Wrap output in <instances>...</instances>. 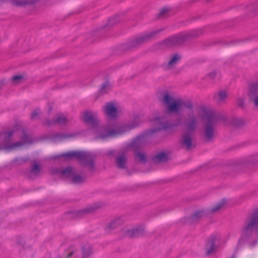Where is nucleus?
<instances>
[{"label": "nucleus", "instance_id": "25", "mask_svg": "<svg viewBox=\"0 0 258 258\" xmlns=\"http://www.w3.org/2000/svg\"><path fill=\"white\" fill-rule=\"evenodd\" d=\"M216 237L211 236L206 242L205 245L206 253L207 255L211 254L216 250L215 246Z\"/></svg>", "mask_w": 258, "mask_h": 258}, {"label": "nucleus", "instance_id": "51", "mask_svg": "<svg viewBox=\"0 0 258 258\" xmlns=\"http://www.w3.org/2000/svg\"><path fill=\"white\" fill-rule=\"evenodd\" d=\"M231 258H235L234 255H232L231 256Z\"/></svg>", "mask_w": 258, "mask_h": 258}, {"label": "nucleus", "instance_id": "11", "mask_svg": "<svg viewBox=\"0 0 258 258\" xmlns=\"http://www.w3.org/2000/svg\"><path fill=\"white\" fill-rule=\"evenodd\" d=\"M103 206L102 203H94L92 205L77 211H70L66 214L70 219H80L88 214L94 213L98 209H100Z\"/></svg>", "mask_w": 258, "mask_h": 258}, {"label": "nucleus", "instance_id": "18", "mask_svg": "<svg viewBox=\"0 0 258 258\" xmlns=\"http://www.w3.org/2000/svg\"><path fill=\"white\" fill-rule=\"evenodd\" d=\"M116 166L121 169H126L127 168V156L124 152L120 153L118 155L115 157Z\"/></svg>", "mask_w": 258, "mask_h": 258}, {"label": "nucleus", "instance_id": "3", "mask_svg": "<svg viewBox=\"0 0 258 258\" xmlns=\"http://www.w3.org/2000/svg\"><path fill=\"white\" fill-rule=\"evenodd\" d=\"M198 125L197 117L193 114H188V117L184 119V125L186 131L181 136L179 144L181 147L186 151H190L196 147L193 142L194 133Z\"/></svg>", "mask_w": 258, "mask_h": 258}, {"label": "nucleus", "instance_id": "42", "mask_svg": "<svg viewBox=\"0 0 258 258\" xmlns=\"http://www.w3.org/2000/svg\"><path fill=\"white\" fill-rule=\"evenodd\" d=\"M16 244L19 246H23L24 241L21 237H17L16 239Z\"/></svg>", "mask_w": 258, "mask_h": 258}, {"label": "nucleus", "instance_id": "22", "mask_svg": "<svg viewBox=\"0 0 258 258\" xmlns=\"http://www.w3.org/2000/svg\"><path fill=\"white\" fill-rule=\"evenodd\" d=\"M240 164L246 166H252L258 170V157L254 155L249 156L242 159Z\"/></svg>", "mask_w": 258, "mask_h": 258}, {"label": "nucleus", "instance_id": "12", "mask_svg": "<svg viewBox=\"0 0 258 258\" xmlns=\"http://www.w3.org/2000/svg\"><path fill=\"white\" fill-rule=\"evenodd\" d=\"M81 119L93 129H96L99 126V120L95 113L91 111L85 110L81 117Z\"/></svg>", "mask_w": 258, "mask_h": 258}, {"label": "nucleus", "instance_id": "28", "mask_svg": "<svg viewBox=\"0 0 258 258\" xmlns=\"http://www.w3.org/2000/svg\"><path fill=\"white\" fill-rule=\"evenodd\" d=\"M55 172L59 174L62 175L67 178L72 177L74 173V171H73V167L72 166H68L62 169L57 168L55 169Z\"/></svg>", "mask_w": 258, "mask_h": 258}, {"label": "nucleus", "instance_id": "30", "mask_svg": "<svg viewBox=\"0 0 258 258\" xmlns=\"http://www.w3.org/2000/svg\"><path fill=\"white\" fill-rule=\"evenodd\" d=\"M39 0H10L11 3L18 7H26L28 5L35 4Z\"/></svg>", "mask_w": 258, "mask_h": 258}, {"label": "nucleus", "instance_id": "21", "mask_svg": "<svg viewBox=\"0 0 258 258\" xmlns=\"http://www.w3.org/2000/svg\"><path fill=\"white\" fill-rule=\"evenodd\" d=\"M151 160L155 164L166 163L169 160L168 154L165 152H161L152 157Z\"/></svg>", "mask_w": 258, "mask_h": 258}, {"label": "nucleus", "instance_id": "46", "mask_svg": "<svg viewBox=\"0 0 258 258\" xmlns=\"http://www.w3.org/2000/svg\"><path fill=\"white\" fill-rule=\"evenodd\" d=\"M75 252V250H72L68 253L66 255V258L71 257Z\"/></svg>", "mask_w": 258, "mask_h": 258}, {"label": "nucleus", "instance_id": "4", "mask_svg": "<svg viewBox=\"0 0 258 258\" xmlns=\"http://www.w3.org/2000/svg\"><path fill=\"white\" fill-rule=\"evenodd\" d=\"M64 157L66 160L76 159L82 167L88 168L90 172L95 171L96 156L91 153L82 151H72L53 157L55 159Z\"/></svg>", "mask_w": 258, "mask_h": 258}, {"label": "nucleus", "instance_id": "37", "mask_svg": "<svg viewBox=\"0 0 258 258\" xmlns=\"http://www.w3.org/2000/svg\"><path fill=\"white\" fill-rule=\"evenodd\" d=\"M227 91L225 90H222L219 92V93L217 94V96L218 98V101L219 102H222L227 97ZM217 94H215L214 95V97H216Z\"/></svg>", "mask_w": 258, "mask_h": 258}, {"label": "nucleus", "instance_id": "9", "mask_svg": "<svg viewBox=\"0 0 258 258\" xmlns=\"http://www.w3.org/2000/svg\"><path fill=\"white\" fill-rule=\"evenodd\" d=\"M141 120L138 116H135L134 120L131 122L125 124L120 127L117 130H108L107 128H105V133H100L96 136V139H100L101 140H104L106 138L116 135L122 134L128 131L135 128L138 127L141 123Z\"/></svg>", "mask_w": 258, "mask_h": 258}, {"label": "nucleus", "instance_id": "48", "mask_svg": "<svg viewBox=\"0 0 258 258\" xmlns=\"http://www.w3.org/2000/svg\"><path fill=\"white\" fill-rule=\"evenodd\" d=\"M114 151L112 150H110L108 152L107 155L109 156H112L113 155Z\"/></svg>", "mask_w": 258, "mask_h": 258}, {"label": "nucleus", "instance_id": "32", "mask_svg": "<svg viewBox=\"0 0 258 258\" xmlns=\"http://www.w3.org/2000/svg\"><path fill=\"white\" fill-rule=\"evenodd\" d=\"M246 9L247 13L250 16L258 15V1L249 4Z\"/></svg>", "mask_w": 258, "mask_h": 258}, {"label": "nucleus", "instance_id": "7", "mask_svg": "<svg viewBox=\"0 0 258 258\" xmlns=\"http://www.w3.org/2000/svg\"><path fill=\"white\" fill-rule=\"evenodd\" d=\"M205 117L202 137L206 143H209L212 142L215 139L216 124L221 116L212 112H206Z\"/></svg>", "mask_w": 258, "mask_h": 258}, {"label": "nucleus", "instance_id": "45", "mask_svg": "<svg viewBox=\"0 0 258 258\" xmlns=\"http://www.w3.org/2000/svg\"><path fill=\"white\" fill-rule=\"evenodd\" d=\"M216 74L217 73L215 71H213L209 73L208 75L211 79H214L216 76Z\"/></svg>", "mask_w": 258, "mask_h": 258}, {"label": "nucleus", "instance_id": "6", "mask_svg": "<svg viewBox=\"0 0 258 258\" xmlns=\"http://www.w3.org/2000/svg\"><path fill=\"white\" fill-rule=\"evenodd\" d=\"M163 102L167 105V110L170 113H178L182 108L190 111L194 110V105L190 100L175 99L168 92L163 94Z\"/></svg>", "mask_w": 258, "mask_h": 258}, {"label": "nucleus", "instance_id": "15", "mask_svg": "<svg viewBox=\"0 0 258 258\" xmlns=\"http://www.w3.org/2000/svg\"><path fill=\"white\" fill-rule=\"evenodd\" d=\"M123 223L124 220L122 217H116L107 223L104 229L107 233H109L121 226Z\"/></svg>", "mask_w": 258, "mask_h": 258}, {"label": "nucleus", "instance_id": "33", "mask_svg": "<svg viewBox=\"0 0 258 258\" xmlns=\"http://www.w3.org/2000/svg\"><path fill=\"white\" fill-rule=\"evenodd\" d=\"M181 58V57L179 54L176 53H174V54H173L172 55V56L171 57L170 59L169 60V61H168V62L167 63L168 68H172L174 66H175V64L178 61H180Z\"/></svg>", "mask_w": 258, "mask_h": 258}, {"label": "nucleus", "instance_id": "49", "mask_svg": "<svg viewBox=\"0 0 258 258\" xmlns=\"http://www.w3.org/2000/svg\"><path fill=\"white\" fill-rule=\"evenodd\" d=\"M52 110V107H50L49 108V112H50Z\"/></svg>", "mask_w": 258, "mask_h": 258}, {"label": "nucleus", "instance_id": "35", "mask_svg": "<svg viewBox=\"0 0 258 258\" xmlns=\"http://www.w3.org/2000/svg\"><path fill=\"white\" fill-rule=\"evenodd\" d=\"M171 11V9L166 7L162 8L157 15V19H165L169 17V13Z\"/></svg>", "mask_w": 258, "mask_h": 258}, {"label": "nucleus", "instance_id": "36", "mask_svg": "<svg viewBox=\"0 0 258 258\" xmlns=\"http://www.w3.org/2000/svg\"><path fill=\"white\" fill-rule=\"evenodd\" d=\"M82 258H88L92 253V248L90 246L87 247L82 246Z\"/></svg>", "mask_w": 258, "mask_h": 258}, {"label": "nucleus", "instance_id": "47", "mask_svg": "<svg viewBox=\"0 0 258 258\" xmlns=\"http://www.w3.org/2000/svg\"><path fill=\"white\" fill-rule=\"evenodd\" d=\"M6 84V81L5 79H2L0 80V87H2Z\"/></svg>", "mask_w": 258, "mask_h": 258}, {"label": "nucleus", "instance_id": "38", "mask_svg": "<svg viewBox=\"0 0 258 258\" xmlns=\"http://www.w3.org/2000/svg\"><path fill=\"white\" fill-rule=\"evenodd\" d=\"M236 105L242 109H244L245 108V99L244 98L242 97H238L236 100Z\"/></svg>", "mask_w": 258, "mask_h": 258}, {"label": "nucleus", "instance_id": "29", "mask_svg": "<svg viewBox=\"0 0 258 258\" xmlns=\"http://www.w3.org/2000/svg\"><path fill=\"white\" fill-rule=\"evenodd\" d=\"M230 124L236 128H241L246 124V121L242 118L238 117H233L230 120Z\"/></svg>", "mask_w": 258, "mask_h": 258}, {"label": "nucleus", "instance_id": "20", "mask_svg": "<svg viewBox=\"0 0 258 258\" xmlns=\"http://www.w3.org/2000/svg\"><path fill=\"white\" fill-rule=\"evenodd\" d=\"M21 141L11 144L7 148H15L23 146L25 144L31 143V138L25 130L22 131V135L20 137Z\"/></svg>", "mask_w": 258, "mask_h": 258}, {"label": "nucleus", "instance_id": "19", "mask_svg": "<svg viewBox=\"0 0 258 258\" xmlns=\"http://www.w3.org/2000/svg\"><path fill=\"white\" fill-rule=\"evenodd\" d=\"M144 228L142 226H139L135 228L127 229L126 234L130 238H135L142 236L144 234Z\"/></svg>", "mask_w": 258, "mask_h": 258}, {"label": "nucleus", "instance_id": "44", "mask_svg": "<svg viewBox=\"0 0 258 258\" xmlns=\"http://www.w3.org/2000/svg\"><path fill=\"white\" fill-rule=\"evenodd\" d=\"M55 124V122L54 121V119L52 120H50L49 119H47L46 120V124L49 126H51Z\"/></svg>", "mask_w": 258, "mask_h": 258}, {"label": "nucleus", "instance_id": "50", "mask_svg": "<svg viewBox=\"0 0 258 258\" xmlns=\"http://www.w3.org/2000/svg\"><path fill=\"white\" fill-rule=\"evenodd\" d=\"M238 41H232V42H230V43H235V42H238Z\"/></svg>", "mask_w": 258, "mask_h": 258}, {"label": "nucleus", "instance_id": "2", "mask_svg": "<svg viewBox=\"0 0 258 258\" xmlns=\"http://www.w3.org/2000/svg\"><path fill=\"white\" fill-rule=\"evenodd\" d=\"M202 33V30L199 29L187 33L182 32L173 35L155 43L153 45V49L154 50H159L179 46L190 40L198 37Z\"/></svg>", "mask_w": 258, "mask_h": 258}, {"label": "nucleus", "instance_id": "39", "mask_svg": "<svg viewBox=\"0 0 258 258\" xmlns=\"http://www.w3.org/2000/svg\"><path fill=\"white\" fill-rule=\"evenodd\" d=\"M67 119L63 116H58L56 118L54 119L55 124H64L67 122Z\"/></svg>", "mask_w": 258, "mask_h": 258}, {"label": "nucleus", "instance_id": "8", "mask_svg": "<svg viewBox=\"0 0 258 258\" xmlns=\"http://www.w3.org/2000/svg\"><path fill=\"white\" fill-rule=\"evenodd\" d=\"M160 31H154L143 35L133 38L125 43L120 44L118 46V49L123 52L134 50L142 44L152 39Z\"/></svg>", "mask_w": 258, "mask_h": 258}, {"label": "nucleus", "instance_id": "43", "mask_svg": "<svg viewBox=\"0 0 258 258\" xmlns=\"http://www.w3.org/2000/svg\"><path fill=\"white\" fill-rule=\"evenodd\" d=\"M18 162H19V164H22L27 162L29 160V158H22L20 159H17L16 160Z\"/></svg>", "mask_w": 258, "mask_h": 258}, {"label": "nucleus", "instance_id": "17", "mask_svg": "<svg viewBox=\"0 0 258 258\" xmlns=\"http://www.w3.org/2000/svg\"><path fill=\"white\" fill-rule=\"evenodd\" d=\"M104 113L110 118L115 119L118 116V111L116 106L111 102H107L103 106Z\"/></svg>", "mask_w": 258, "mask_h": 258}, {"label": "nucleus", "instance_id": "10", "mask_svg": "<svg viewBox=\"0 0 258 258\" xmlns=\"http://www.w3.org/2000/svg\"><path fill=\"white\" fill-rule=\"evenodd\" d=\"M159 131L160 129H156L155 128L146 130L136 137L128 144V147L133 151L140 150L151 135Z\"/></svg>", "mask_w": 258, "mask_h": 258}, {"label": "nucleus", "instance_id": "41", "mask_svg": "<svg viewBox=\"0 0 258 258\" xmlns=\"http://www.w3.org/2000/svg\"><path fill=\"white\" fill-rule=\"evenodd\" d=\"M40 113V110L39 108L35 109L31 114V119H34L36 116H37Z\"/></svg>", "mask_w": 258, "mask_h": 258}, {"label": "nucleus", "instance_id": "34", "mask_svg": "<svg viewBox=\"0 0 258 258\" xmlns=\"http://www.w3.org/2000/svg\"><path fill=\"white\" fill-rule=\"evenodd\" d=\"M110 88V83L108 80H106L100 86L99 91L101 95H104L108 93V90Z\"/></svg>", "mask_w": 258, "mask_h": 258}, {"label": "nucleus", "instance_id": "26", "mask_svg": "<svg viewBox=\"0 0 258 258\" xmlns=\"http://www.w3.org/2000/svg\"><path fill=\"white\" fill-rule=\"evenodd\" d=\"M73 134H64L62 133H55L49 135V139L53 141H60L65 139L75 137Z\"/></svg>", "mask_w": 258, "mask_h": 258}, {"label": "nucleus", "instance_id": "23", "mask_svg": "<svg viewBox=\"0 0 258 258\" xmlns=\"http://www.w3.org/2000/svg\"><path fill=\"white\" fill-rule=\"evenodd\" d=\"M120 21V17L118 15H116L113 18H110L108 21V23L104 25L103 27L101 28L98 29L93 32L94 35L99 36L100 35V31H101L103 29H104L107 27H111L117 23H118Z\"/></svg>", "mask_w": 258, "mask_h": 258}, {"label": "nucleus", "instance_id": "24", "mask_svg": "<svg viewBox=\"0 0 258 258\" xmlns=\"http://www.w3.org/2000/svg\"><path fill=\"white\" fill-rule=\"evenodd\" d=\"M32 165L29 173V177L33 179V177H36L41 173L42 167L36 160L32 161Z\"/></svg>", "mask_w": 258, "mask_h": 258}, {"label": "nucleus", "instance_id": "40", "mask_svg": "<svg viewBox=\"0 0 258 258\" xmlns=\"http://www.w3.org/2000/svg\"><path fill=\"white\" fill-rule=\"evenodd\" d=\"M24 78L22 75L15 76L12 77V81L13 83H18Z\"/></svg>", "mask_w": 258, "mask_h": 258}, {"label": "nucleus", "instance_id": "52", "mask_svg": "<svg viewBox=\"0 0 258 258\" xmlns=\"http://www.w3.org/2000/svg\"><path fill=\"white\" fill-rule=\"evenodd\" d=\"M230 168L233 169L234 168V166H231Z\"/></svg>", "mask_w": 258, "mask_h": 258}, {"label": "nucleus", "instance_id": "27", "mask_svg": "<svg viewBox=\"0 0 258 258\" xmlns=\"http://www.w3.org/2000/svg\"><path fill=\"white\" fill-rule=\"evenodd\" d=\"M135 160L136 162L145 164L147 162V156L146 154L140 150L133 151Z\"/></svg>", "mask_w": 258, "mask_h": 258}, {"label": "nucleus", "instance_id": "13", "mask_svg": "<svg viewBox=\"0 0 258 258\" xmlns=\"http://www.w3.org/2000/svg\"><path fill=\"white\" fill-rule=\"evenodd\" d=\"M247 95L249 101L258 107V81L248 84Z\"/></svg>", "mask_w": 258, "mask_h": 258}, {"label": "nucleus", "instance_id": "16", "mask_svg": "<svg viewBox=\"0 0 258 258\" xmlns=\"http://www.w3.org/2000/svg\"><path fill=\"white\" fill-rule=\"evenodd\" d=\"M14 133V130H12L8 132H4L0 134V142L5 149H12L13 148H7L11 145L10 142L11 137Z\"/></svg>", "mask_w": 258, "mask_h": 258}, {"label": "nucleus", "instance_id": "5", "mask_svg": "<svg viewBox=\"0 0 258 258\" xmlns=\"http://www.w3.org/2000/svg\"><path fill=\"white\" fill-rule=\"evenodd\" d=\"M226 203V199H223L211 209L196 210L190 216L182 218L181 222L182 224L186 225L197 224L203 218L207 216L210 214L219 212Z\"/></svg>", "mask_w": 258, "mask_h": 258}, {"label": "nucleus", "instance_id": "14", "mask_svg": "<svg viewBox=\"0 0 258 258\" xmlns=\"http://www.w3.org/2000/svg\"><path fill=\"white\" fill-rule=\"evenodd\" d=\"M153 120L156 122H159V126L155 127L156 129H160V131L163 130H165L168 128H170L173 127H177L180 126L184 123H182L181 118L180 117H178L173 123H169L168 122H161V117L156 116L154 118Z\"/></svg>", "mask_w": 258, "mask_h": 258}, {"label": "nucleus", "instance_id": "1", "mask_svg": "<svg viewBox=\"0 0 258 258\" xmlns=\"http://www.w3.org/2000/svg\"><path fill=\"white\" fill-rule=\"evenodd\" d=\"M242 234L239 242H248L250 247L257 243L258 240V207L253 209L245 220L241 228Z\"/></svg>", "mask_w": 258, "mask_h": 258}, {"label": "nucleus", "instance_id": "31", "mask_svg": "<svg viewBox=\"0 0 258 258\" xmlns=\"http://www.w3.org/2000/svg\"><path fill=\"white\" fill-rule=\"evenodd\" d=\"M86 176H83L80 174H73L71 179V183L75 184H82L86 182Z\"/></svg>", "mask_w": 258, "mask_h": 258}]
</instances>
